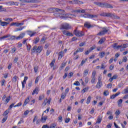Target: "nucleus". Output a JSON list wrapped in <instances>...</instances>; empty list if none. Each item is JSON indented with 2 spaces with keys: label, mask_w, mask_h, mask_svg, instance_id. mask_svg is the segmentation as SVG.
Masks as SVG:
<instances>
[{
  "label": "nucleus",
  "mask_w": 128,
  "mask_h": 128,
  "mask_svg": "<svg viewBox=\"0 0 128 128\" xmlns=\"http://www.w3.org/2000/svg\"><path fill=\"white\" fill-rule=\"evenodd\" d=\"M64 10L58 9V8H55V14L54 16H56L57 18H74V15L72 14H64Z\"/></svg>",
  "instance_id": "obj_1"
},
{
  "label": "nucleus",
  "mask_w": 128,
  "mask_h": 128,
  "mask_svg": "<svg viewBox=\"0 0 128 128\" xmlns=\"http://www.w3.org/2000/svg\"><path fill=\"white\" fill-rule=\"evenodd\" d=\"M94 4L98 6H100L101 8H112V6L110 4L106 3V2H94Z\"/></svg>",
  "instance_id": "obj_2"
},
{
  "label": "nucleus",
  "mask_w": 128,
  "mask_h": 128,
  "mask_svg": "<svg viewBox=\"0 0 128 128\" xmlns=\"http://www.w3.org/2000/svg\"><path fill=\"white\" fill-rule=\"evenodd\" d=\"M43 48H44L42 46H34L31 50V54H34V52H38V54H40Z\"/></svg>",
  "instance_id": "obj_3"
},
{
  "label": "nucleus",
  "mask_w": 128,
  "mask_h": 128,
  "mask_svg": "<svg viewBox=\"0 0 128 128\" xmlns=\"http://www.w3.org/2000/svg\"><path fill=\"white\" fill-rule=\"evenodd\" d=\"M74 34H75L76 36L82 37L84 36V32L82 31H80L76 29L74 30Z\"/></svg>",
  "instance_id": "obj_4"
},
{
  "label": "nucleus",
  "mask_w": 128,
  "mask_h": 128,
  "mask_svg": "<svg viewBox=\"0 0 128 128\" xmlns=\"http://www.w3.org/2000/svg\"><path fill=\"white\" fill-rule=\"evenodd\" d=\"M71 26H70V24L65 23L64 24H62L60 26V30H70V28Z\"/></svg>",
  "instance_id": "obj_5"
},
{
  "label": "nucleus",
  "mask_w": 128,
  "mask_h": 128,
  "mask_svg": "<svg viewBox=\"0 0 128 128\" xmlns=\"http://www.w3.org/2000/svg\"><path fill=\"white\" fill-rule=\"evenodd\" d=\"M108 32V30L106 28H102V30L97 34L98 36H104V34H107Z\"/></svg>",
  "instance_id": "obj_6"
},
{
  "label": "nucleus",
  "mask_w": 128,
  "mask_h": 128,
  "mask_svg": "<svg viewBox=\"0 0 128 128\" xmlns=\"http://www.w3.org/2000/svg\"><path fill=\"white\" fill-rule=\"evenodd\" d=\"M82 16L86 18H98V16L90 14H84Z\"/></svg>",
  "instance_id": "obj_7"
},
{
  "label": "nucleus",
  "mask_w": 128,
  "mask_h": 128,
  "mask_svg": "<svg viewBox=\"0 0 128 128\" xmlns=\"http://www.w3.org/2000/svg\"><path fill=\"white\" fill-rule=\"evenodd\" d=\"M24 23H20V22H12L10 24V26H15L18 27V26H24Z\"/></svg>",
  "instance_id": "obj_8"
},
{
  "label": "nucleus",
  "mask_w": 128,
  "mask_h": 128,
  "mask_svg": "<svg viewBox=\"0 0 128 128\" xmlns=\"http://www.w3.org/2000/svg\"><path fill=\"white\" fill-rule=\"evenodd\" d=\"M62 32L63 34H64V36H72V34L70 32L66 30H62Z\"/></svg>",
  "instance_id": "obj_9"
},
{
  "label": "nucleus",
  "mask_w": 128,
  "mask_h": 128,
  "mask_svg": "<svg viewBox=\"0 0 128 128\" xmlns=\"http://www.w3.org/2000/svg\"><path fill=\"white\" fill-rule=\"evenodd\" d=\"M26 32H27L28 36H30V38H32V36H36V32H34V31L28 30V31H26Z\"/></svg>",
  "instance_id": "obj_10"
},
{
  "label": "nucleus",
  "mask_w": 128,
  "mask_h": 128,
  "mask_svg": "<svg viewBox=\"0 0 128 128\" xmlns=\"http://www.w3.org/2000/svg\"><path fill=\"white\" fill-rule=\"evenodd\" d=\"M38 92H40V88L38 86L36 87L32 94V96H34L36 94H38Z\"/></svg>",
  "instance_id": "obj_11"
},
{
  "label": "nucleus",
  "mask_w": 128,
  "mask_h": 128,
  "mask_svg": "<svg viewBox=\"0 0 128 128\" xmlns=\"http://www.w3.org/2000/svg\"><path fill=\"white\" fill-rule=\"evenodd\" d=\"M25 36H26L25 32H22L21 34H20L18 36H16V40H20L22 38H24Z\"/></svg>",
  "instance_id": "obj_12"
},
{
  "label": "nucleus",
  "mask_w": 128,
  "mask_h": 128,
  "mask_svg": "<svg viewBox=\"0 0 128 128\" xmlns=\"http://www.w3.org/2000/svg\"><path fill=\"white\" fill-rule=\"evenodd\" d=\"M84 26L87 28H92V26L90 23L88 22H86L84 24Z\"/></svg>",
  "instance_id": "obj_13"
},
{
  "label": "nucleus",
  "mask_w": 128,
  "mask_h": 128,
  "mask_svg": "<svg viewBox=\"0 0 128 128\" xmlns=\"http://www.w3.org/2000/svg\"><path fill=\"white\" fill-rule=\"evenodd\" d=\"M73 4H84V2L78 0H73Z\"/></svg>",
  "instance_id": "obj_14"
},
{
  "label": "nucleus",
  "mask_w": 128,
  "mask_h": 128,
  "mask_svg": "<svg viewBox=\"0 0 128 128\" xmlns=\"http://www.w3.org/2000/svg\"><path fill=\"white\" fill-rule=\"evenodd\" d=\"M120 92H118L117 93H116V94H114L113 95L110 96V98L111 100H114V98H116V96H120Z\"/></svg>",
  "instance_id": "obj_15"
},
{
  "label": "nucleus",
  "mask_w": 128,
  "mask_h": 128,
  "mask_svg": "<svg viewBox=\"0 0 128 128\" xmlns=\"http://www.w3.org/2000/svg\"><path fill=\"white\" fill-rule=\"evenodd\" d=\"M100 15L102 16H108V18H110V16H112V13L103 12V13L100 14Z\"/></svg>",
  "instance_id": "obj_16"
},
{
  "label": "nucleus",
  "mask_w": 128,
  "mask_h": 128,
  "mask_svg": "<svg viewBox=\"0 0 128 128\" xmlns=\"http://www.w3.org/2000/svg\"><path fill=\"white\" fill-rule=\"evenodd\" d=\"M117 102H118V106L119 108H122V99H120V100H118Z\"/></svg>",
  "instance_id": "obj_17"
},
{
  "label": "nucleus",
  "mask_w": 128,
  "mask_h": 128,
  "mask_svg": "<svg viewBox=\"0 0 128 128\" xmlns=\"http://www.w3.org/2000/svg\"><path fill=\"white\" fill-rule=\"evenodd\" d=\"M30 102V96H28L27 98H26L24 102V103L23 104V106H24L28 104Z\"/></svg>",
  "instance_id": "obj_18"
},
{
  "label": "nucleus",
  "mask_w": 128,
  "mask_h": 128,
  "mask_svg": "<svg viewBox=\"0 0 128 128\" xmlns=\"http://www.w3.org/2000/svg\"><path fill=\"white\" fill-rule=\"evenodd\" d=\"M64 56V52H60L58 54V60H60L62 58V56Z\"/></svg>",
  "instance_id": "obj_19"
},
{
  "label": "nucleus",
  "mask_w": 128,
  "mask_h": 128,
  "mask_svg": "<svg viewBox=\"0 0 128 128\" xmlns=\"http://www.w3.org/2000/svg\"><path fill=\"white\" fill-rule=\"evenodd\" d=\"M112 46L114 50H118L120 48V46H118V43H114L112 45Z\"/></svg>",
  "instance_id": "obj_20"
},
{
  "label": "nucleus",
  "mask_w": 128,
  "mask_h": 128,
  "mask_svg": "<svg viewBox=\"0 0 128 128\" xmlns=\"http://www.w3.org/2000/svg\"><path fill=\"white\" fill-rule=\"evenodd\" d=\"M89 70L88 69H86L84 70V72H83V76L84 78L86 76H88V72H89Z\"/></svg>",
  "instance_id": "obj_21"
},
{
  "label": "nucleus",
  "mask_w": 128,
  "mask_h": 128,
  "mask_svg": "<svg viewBox=\"0 0 128 128\" xmlns=\"http://www.w3.org/2000/svg\"><path fill=\"white\" fill-rule=\"evenodd\" d=\"M102 82H98L96 85V88H102Z\"/></svg>",
  "instance_id": "obj_22"
},
{
  "label": "nucleus",
  "mask_w": 128,
  "mask_h": 128,
  "mask_svg": "<svg viewBox=\"0 0 128 128\" xmlns=\"http://www.w3.org/2000/svg\"><path fill=\"white\" fill-rule=\"evenodd\" d=\"M8 24H10V22L2 21L0 22V26H6Z\"/></svg>",
  "instance_id": "obj_23"
},
{
  "label": "nucleus",
  "mask_w": 128,
  "mask_h": 128,
  "mask_svg": "<svg viewBox=\"0 0 128 128\" xmlns=\"http://www.w3.org/2000/svg\"><path fill=\"white\" fill-rule=\"evenodd\" d=\"M116 78H118V76L116 75H114L112 78H110L109 79V82H112L114 80H116Z\"/></svg>",
  "instance_id": "obj_24"
},
{
  "label": "nucleus",
  "mask_w": 128,
  "mask_h": 128,
  "mask_svg": "<svg viewBox=\"0 0 128 128\" xmlns=\"http://www.w3.org/2000/svg\"><path fill=\"white\" fill-rule=\"evenodd\" d=\"M46 120H48L47 116H42L41 118V122L42 124H44V122H46Z\"/></svg>",
  "instance_id": "obj_25"
},
{
  "label": "nucleus",
  "mask_w": 128,
  "mask_h": 128,
  "mask_svg": "<svg viewBox=\"0 0 128 128\" xmlns=\"http://www.w3.org/2000/svg\"><path fill=\"white\" fill-rule=\"evenodd\" d=\"M101 122H102V116H99L98 117V119H97L96 124H100Z\"/></svg>",
  "instance_id": "obj_26"
},
{
  "label": "nucleus",
  "mask_w": 128,
  "mask_h": 128,
  "mask_svg": "<svg viewBox=\"0 0 128 128\" xmlns=\"http://www.w3.org/2000/svg\"><path fill=\"white\" fill-rule=\"evenodd\" d=\"M126 46H128V44H122L121 46H120V48H122L120 50V52H122V50H124V48H126Z\"/></svg>",
  "instance_id": "obj_27"
},
{
  "label": "nucleus",
  "mask_w": 128,
  "mask_h": 128,
  "mask_svg": "<svg viewBox=\"0 0 128 128\" xmlns=\"http://www.w3.org/2000/svg\"><path fill=\"white\" fill-rule=\"evenodd\" d=\"M106 42V38H102L98 42V44H104Z\"/></svg>",
  "instance_id": "obj_28"
},
{
  "label": "nucleus",
  "mask_w": 128,
  "mask_h": 128,
  "mask_svg": "<svg viewBox=\"0 0 128 128\" xmlns=\"http://www.w3.org/2000/svg\"><path fill=\"white\" fill-rule=\"evenodd\" d=\"M24 28H26V26H21L19 28H16L15 32H20V30H24Z\"/></svg>",
  "instance_id": "obj_29"
},
{
  "label": "nucleus",
  "mask_w": 128,
  "mask_h": 128,
  "mask_svg": "<svg viewBox=\"0 0 128 128\" xmlns=\"http://www.w3.org/2000/svg\"><path fill=\"white\" fill-rule=\"evenodd\" d=\"M110 18H120V17H118V16L114 14H111V16H110Z\"/></svg>",
  "instance_id": "obj_30"
},
{
  "label": "nucleus",
  "mask_w": 128,
  "mask_h": 128,
  "mask_svg": "<svg viewBox=\"0 0 128 128\" xmlns=\"http://www.w3.org/2000/svg\"><path fill=\"white\" fill-rule=\"evenodd\" d=\"M10 96H9L4 100V102L6 104H8V102H10Z\"/></svg>",
  "instance_id": "obj_31"
},
{
  "label": "nucleus",
  "mask_w": 128,
  "mask_h": 128,
  "mask_svg": "<svg viewBox=\"0 0 128 128\" xmlns=\"http://www.w3.org/2000/svg\"><path fill=\"white\" fill-rule=\"evenodd\" d=\"M91 100H92V96H88V98H87L86 104H88L90 102Z\"/></svg>",
  "instance_id": "obj_32"
},
{
  "label": "nucleus",
  "mask_w": 128,
  "mask_h": 128,
  "mask_svg": "<svg viewBox=\"0 0 128 128\" xmlns=\"http://www.w3.org/2000/svg\"><path fill=\"white\" fill-rule=\"evenodd\" d=\"M10 108H8L6 110L4 113L3 114V116H8V113L10 112Z\"/></svg>",
  "instance_id": "obj_33"
},
{
  "label": "nucleus",
  "mask_w": 128,
  "mask_h": 128,
  "mask_svg": "<svg viewBox=\"0 0 128 128\" xmlns=\"http://www.w3.org/2000/svg\"><path fill=\"white\" fill-rule=\"evenodd\" d=\"M9 40H16V36H12L8 38Z\"/></svg>",
  "instance_id": "obj_34"
},
{
  "label": "nucleus",
  "mask_w": 128,
  "mask_h": 128,
  "mask_svg": "<svg viewBox=\"0 0 128 128\" xmlns=\"http://www.w3.org/2000/svg\"><path fill=\"white\" fill-rule=\"evenodd\" d=\"M88 88H84L82 91V94H84V92H88Z\"/></svg>",
  "instance_id": "obj_35"
},
{
  "label": "nucleus",
  "mask_w": 128,
  "mask_h": 128,
  "mask_svg": "<svg viewBox=\"0 0 128 128\" xmlns=\"http://www.w3.org/2000/svg\"><path fill=\"white\" fill-rule=\"evenodd\" d=\"M103 94L105 96H108V94H110V92H108V90H106L104 91Z\"/></svg>",
  "instance_id": "obj_36"
},
{
  "label": "nucleus",
  "mask_w": 128,
  "mask_h": 128,
  "mask_svg": "<svg viewBox=\"0 0 128 128\" xmlns=\"http://www.w3.org/2000/svg\"><path fill=\"white\" fill-rule=\"evenodd\" d=\"M46 40V38L45 36H43L40 40V42H42V44H44Z\"/></svg>",
  "instance_id": "obj_37"
},
{
  "label": "nucleus",
  "mask_w": 128,
  "mask_h": 128,
  "mask_svg": "<svg viewBox=\"0 0 128 128\" xmlns=\"http://www.w3.org/2000/svg\"><path fill=\"white\" fill-rule=\"evenodd\" d=\"M26 4H28L30 2H36V0H25Z\"/></svg>",
  "instance_id": "obj_38"
},
{
  "label": "nucleus",
  "mask_w": 128,
  "mask_h": 128,
  "mask_svg": "<svg viewBox=\"0 0 128 128\" xmlns=\"http://www.w3.org/2000/svg\"><path fill=\"white\" fill-rule=\"evenodd\" d=\"M88 60V58H86L84 60H82L80 65L81 66H84V64Z\"/></svg>",
  "instance_id": "obj_39"
},
{
  "label": "nucleus",
  "mask_w": 128,
  "mask_h": 128,
  "mask_svg": "<svg viewBox=\"0 0 128 128\" xmlns=\"http://www.w3.org/2000/svg\"><path fill=\"white\" fill-rule=\"evenodd\" d=\"M54 62H56V60L54 59L50 64V68H52V66H54Z\"/></svg>",
  "instance_id": "obj_40"
},
{
  "label": "nucleus",
  "mask_w": 128,
  "mask_h": 128,
  "mask_svg": "<svg viewBox=\"0 0 128 128\" xmlns=\"http://www.w3.org/2000/svg\"><path fill=\"white\" fill-rule=\"evenodd\" d=\"M6 9L4 8H2V6H0V12H6Z\"/></svg>",
  "instance_id": "obj_41"
},
{
  "label": "nucleus",
  "mask_w": 128,
  "mask_h": 128,
  "mask_svg": "<svg viewBox=\"0 0 128 128\" xmlns=\"http://www.w3.org/2000/svg\"><path fill=\"white\" fill-rule=\"evenodd\" d=\"M16 52V48H14L10 51L11 54H14V52Z\"/></svg>",
  "instance_id": "obj_42"
},
{
  "label": "nucleus",
  "mask_w": 128,
  "mask_h": 128,
  "mask_svg": "<svg viewBox=\"0 0 128 128\" xmlns=\"http://www.w3.org/2000/svg\"><path fill=\"white\" fill-rule=\"evenodd\" d=\"M4 20H5V22H12V18H5L4 19Z\"/></svg>",
  "instance_id": "obj_43"
},
{
  "label": "nucleus",
  "mask_w": 128,
  "mask_h": 128,
  "mask_svg": "<svg viewBox=\"0 0 128 128\" xmlns=\"http://www.w3.org/2000/svg\"><path fill=\"white\" fill-rule=\"evenodd\" d=\"M9 36H8V35L4 36L0 38V40H4V38H9Z\"/></svg>",
  "instance_id": "obj_44"
},
{
  "label": "nucleus",
  "mask_w": 128,
  "mask_h": 128,
  "mask_svg": "<svg viewBox=\"0 0 128 128\" xmlns=\"http://www.w3.org/2000/svg\"><path fill=\"white\" fill-rule=\"evenodd\" d=\"M96 70L93 71L92 72V78H96Z\"/></svg>",
  "instance_id": "obj_45"
},
{
  "label": "nucleus",
  "mask_w": 128,
  "mask_h": 128,
  "mask_svg": "<svg viewBox=\"0 0 128 128\" xmlns=\"http://www.w3.org/2000/svg\"><path fill=\"white\" fill-rule=\"evenodd\" d=\"M17 80H18V76H14V77H13L12 80L13 82H16Z\"/></svg>",
  "instance_id": "obj_46"
},
{
  "label": "nucleus",
  "mask_w": 128,
  "mask_h": 128,
  "mask_svg": "<svg viewBox=\"0 0 128 128\" xmlns=\"http://www.w3.org/2000/svg\"><path fill=\"white\" fill-rule=\"evenodd\" d=\"M40 42V38L38 37L36 38L35 39V40L34 42V44H38V42Z\"/></svg>",
  "instance_id": "obj_47"
},
{
  "label": "nucleus",
  "mask_w": 128,
  "mask_h": 128,
  "mask_svg": "<svg viewBox=\"0 0 128 128\" xmlns=\"http://www.w3.org/2000/svg\"><path fill=\"white\" fill-rule=\"evenodd\" d=\"M106 68V66H104V64L102 63L100 66V69L101 70H104Z\"/></svg>",
  "instance_id": "obj_48"
},
{
  "label": "nucleus",
  "mask_w": 128,
  "mask_h": 128,
  "mask_svg": "<svg viewBox=\"0 0 128 128\" xmlns=\"http://www.w3.org/2000/svg\"><path fill=\"white\" fill-rule=\"evenodd\" d=\"M66 96V94L62 93L61 95V98L64 100Z\"/></svg>",
  "instance_id": "obj_49"
},
{
  "label": "nucleus",
  "mask_w": 128,
  "mask_h": 128,
  "mask_svg": "<svg viewBox=\"0 0 128 128\" xmlns=\"http://www.w3.org/2000/svg\"><path fill=\"white\" fill-rule=\"evenodd\" d=\"M77 52H84V48H78V49H77Z\"/></svg>",
  "instance_id": "obj_50"
},
{
  "label": "nucleus",
  "mask_w": 128,
  "mask_h": 128,
  "mask_svg": "<svg viewBox=\"0 0 128 128\" xmlns=\"http://www.w3.org/2000/svg\"><path fill=\"white\" fill-rule=\"evenodd\" d=\"M18 56L15 57V58L14 60V64H16V62H18Z\"/></svg>",
  "instance_id": "obj_51"
},
{
  "label": "nucleus",
  "mask_w": 128,
  "mask_h": 128,
  "mask_svg": "<svg viewBox=\"0 0 128 128\" xmlns=\"http://www.w3.org/2000/svg\"><path fill=\"white\" fill-rule=\"evenodd\" d=\"M122 62H128V58L126 56L123 57Z\"/></svg>",
  "instance_id": "obj_52"
},
{
  "label": "nucleus",
  "mask_w": 128,
  "mask_h": 128,
  "mask_svg": "<svg viewBox=\"0 0 128 128\" xmlns=\"http://www.w3.org/2000/svg\"><path fill=\"white\" fill-rule=\"evenodd\" d=\"M8 120V117L6 116L4 117L2 120V124H4V122H5Z\"/></svg>",
  "instance_id": "obj_53"
},
{
  "label": "nucleus",
  "mask_w": 128,
  "mask_h": 128,
  "mask_svg": "<svg viewBox=\"0 0 128 128\" xmlns=\"http://www.w3.org/2000/svg\"><path fill=\"white\" fill-rule=\"evenodd\" d=\"M28 76H24V80H23V82H22L26 84V80H28Z\"/></svg>",
  "instance_id": "obj_54"
},
{
  "label": "nucleus",
  "mask_w": 128,
  "mask_h": 128,
  "mask_svg": "<svg viewBox=\"0 0 128 128\" xmlns=\"http://www.w3.org/2000/svg\"><path fill=\"white\" fill-rule=\"evenodd\" d=\"M56 126V124H53L50 125V127L49 126V128H55Z\"/></svg>",
  "instance_id": "obj_55"
},
{
  "label": "nucleus",
  "mask_w": 128,
  "mask_h": 128,
  "mask_svg": "<svg viewBox=\"0 0 128 128\" xmlns=\"http://www.w3.org/2000/svg\"><path fill=\"white\" fill-rule=\"evenodd\" d=\"M44 98V94L40 95L38 98L39 100H42Z\"/></svg>",
  "instance_id": "obj_56"
},
{
  "label": "nucleus",
  "mask_w": 128,
  "mask_h": 128,
  "mask_svg": "<svg viewBox=\"0 0 128 128\" xmlns=\"http://www.w3.org/2000/svg\"><path fill=\"white\" fill-rule=\"evenodd\" d=\"M91 82L92 84H94L96 82V78H92Z\"/></svg>",
  "instance_id": "obj_57"
},
{
  "label": "nucleus",
  "mask_w": 128,
  "mask_h": 128,
  "mask_svg": "<svg viewBox=\"0 0 128 128\" xmlns=\"http://www.w3.org/2000/svg\"><path fill=\"white\" fill-rule=\"evenodd\" d=\"M80 82L78 81H76L75 82L74 84V86H80Z\"/></svg>",
  "instance_id": "obj_58"
},
{
  "label": "nucleus",
  "mask_w": 128,
  "mask_h": 128,
  "mask_svg": "<svg viewBox=\"0 0 128 128\" xmlns=\"http://www.w3.org/2000/svg\"><path fill=\"white\" fill-rule=\"evenodd\" d=\"M2 75L4 76V78H8V73L2 74Z\"/></svg>",
  "instance_id": "obj_59"
},
{
  "label": "nucleus",
  "mask_w": 128,
  "mask_h": 128,
  "mask_svg": "<svg viewBox=\"0 0 128 128\" xmlns=\"http://www.w3.org/2000/svg\"><path fill=\"white\" fill-rule=\"evenodd\" d=\"M104 54H106V52H102L100 54V56H101L102 58H104Z\"/></svg>",
  "instance_id": "obj_60"
},
{
  "label": "nucleus",
  "mask_w": 128,
  "mask_h": 128,
  "mask_svg": "<svg viewBox=\"0 0 128 128\" xmlns=\"http://www.w3.org/2000/svg\"><path fill=\"white\" fill-rule=\"evenodd\" d=\"M38 80H40V76H37L35 80V84H38Z\"/></svg>",
  "instance_id": "obj_61"
},
{
  "label": "nucleus",
  "mask_w": 128,
  "mask_h": 128,
  "mask_svg": "<svg viewBox=\"0 0 128 128\" xmlns=\"http://www.w3.org/2000/svg\"><path fill=\"white\" fill-rule=\"evenodd\" d=\"M96 46H93L89 48V50H90V52H92V50H94Z\"/></svg>",
  "instance_id": "obj_62"
},
{
  "label": "nucleus",
  "mask_w": 128,
  "mask_h": 128,
  "mask_svg": "<svg viewBox=\"0 0 128 128\" xmlns=\"http://www.w3.org/2000/svg\"><path fill=\"white\" fill-rule=\"evenodd\" d=\"M50 50H47L46 52V56H50Z\"/></svg>",
  "instance_id": "obj_63"
},
{
  "label": "nucleus",
  "mask_w": 128,
  "mask_h": 128,
  "mask_svg": "<svg viewBox=\"0 0 128 128\" xmlns=\"http://www.w3.org/2000/svg\"><path fill=\"white\" fill-rule=\"evenodd\" d=\"M42 128H50V126L48 124L43 125Z\"/></svg>",
  "instance_id": "obj_64"
}]
</instances>
